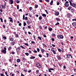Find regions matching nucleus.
Returning <instances> with one entry per match:
<instances>
[{
  "instance_id": "nucleus-1",
  "label": "nucleus",
  "mask_w": 76,
  "mask_h": 76,
  "mask_svg": "<svg viewBox=\"0 0 76 76\" xmlns=\"http://www.w3.org/2000/svg\"><path fill=\"white\" fill-rule=\"evenodd\" d=\"M69 2V3L70 4V5L71 6H72L73 7H76V4H75L74 3H72V2H73V1L72 0H68Z\"/></svg>"
},
{
  "instance_id": "nucleus-2",
  "label": "nucleus",
  "mask_w": 76,
  "mask_h": 76,
  "mask_svg": "<svg viewBox=\"0 0 76 76\" xmlns=\"http://www.w3.org/2000/svg\"><path fill=\"white\" fill-rule=\"evenodd\" d=\"M57 37L59 39H63V38L64 37L61 34H59V35H58L57 36Z\"/></svg>"
},
{
  "instance_id": "nucleus-3",
  "label": "nucleus",
  "mask_w": 76,
  "mask_h": 76,
  "mask_svg": "<svg viewBox=\"0 0 76 76\" xmlns=\"http://www.w3.org/2000/svg\"><path fill=\"white\" fill-rule=\"evenodd\" d=\"M65 3L64 4V5L66 7H68L69 6V1H66L65 2Z\"/></svg>"
},
{
  "instance_id": "nucleus-4",
  "label": "nucleus",
  "mask_w": 76,
  "mask_h": 76,
  "mask_svg": "<svg viewBox=\"0 0 76 76\" xmlns=\"http://www.w3.org/2000/svg\"><path fill=\"white\" fill-rule=\"evenodd\" d=\"M67 58H66V59H67L68 58H70V57L71 56V54H67L66 55Z\"/></svg>"
},
{
  "instance_id": "nucleus-5",
  "label": "nucleus",
  "mask_w": 76,
  "mask_h": 76,
  "mask_svg": "<svg viewBox=\"0 0 76 76\" xmlns=\"http://www.w3.org/2000/svg\"><path fill=\"white\" fill-rule=\"evenodd\" d=\"M41 51L42 53H45V50L44 49H42V48H41Z\"/></svg>"
},
{
  "instance_id": "nucleus-6",
  "label": "nucleus",
  "mask_w": 76,
  "mask_h": 76,
  "mask_svg": "<svg viewBox=\"0 0 76 76\" xmlns=\"http://www.w3.org/2000/svg\"><path fill=\"white\" fill-rule=\"evenodd\" d=\"M55 15L56 16H58L59 15V12H55Z\"/></svg>"
},
{
  "instance_id": "nucleus-7",
  "label": "nucleus",
  "mask_w": 76,
  "mask_h": 76,
  "mask_svg": "<svg viewBox=\"0 0 76 76\" xmlns=\"http://www.w3.org/2000/svg\"><path fill=\"white\" fill-rule=\"evenodd\" d=\"M37 67H38V68H41V64H39L38 65V66H37Z\"/></svg>"
},
{
  "instance_id": "nucleus-8",
  "label": "nucleus",
  "mask_w": 76,
  "mask_h": 76,
  "mask_svg": "<svg viewBox=\"0 0 76 76\" xmlns=\"http://www.w3.org/2000/svg\"><path fill=\"white\" fill-rule=\"evenodd\" d=\"M2 52L4 53V54H6V50H3L2 51Z\"/></svg>"
},
{
  "instance_id": "nucleus-9",
  "label": "nucleus",
  "mask_w": 76,
  "mask_h": 76,
  "mask_svg": "<svg viewBox=\"0 0 76 76\" xmlns=\"http://www.w3.org/2000/svg\"><path fill=\"white\" fill-rule=\"evenodd\" d=\"M27 23H28V25H29V24H30V23H31V22L29 20H28L27 21Z\"/></svg>"
},
{
  "instance_id": "nucleus-10",
  "label": "nucleus",
  "mask_w": 76,
  "mask_h": 76,
  "mask_svg": "<svg viewBox=\"0 0 76 76\" xmlns=\"http://www.w3.org/2000/svg\"><path fill=\"white\" fill-rule=\"evenodd\" d=\"M51 51H52V52H53V53H54V54H55L56 51H55V50H53L51 49Z\"/></svg>"
},
{
  "instance_id": "nucleus-11",
  "label": "nucleus",
  "mask_w": 76,
  "mask_h": 76,
  "mask_svg": "<svg viewBox=\"0 0 76 76\" xmlns=\"http://www.w3.org/2000/svg\"><path fill=\"white\" fill-rule=\"evenodd\" d=\"M71 9H72V7L71 6H69L67 8L68 10H71Z\"/></svg>"
},
{
  "instance_id": "nucleus-12",
  "label": "nucleus",
  "mask_w": 76,
  "mask_h": 76,
  "mask_svg": "<svg viewBox=\"0 0 76 76\" xmlns=\"http://www.w3.org/2000/svg\"><path fill=\"white\" fill-rule=\"evenodd\" d=\"M12 45H15V42H13L11 43Z\"/></svg>"
},
{
  "instance_id": "nucleus-13",
  "label": "nucleus",
  "mask_w": 76,
  "mask_h": 76,
  "mask_svg": "<svg viewBox=\"0 0 76 76\" xmlns=\"http://www.w3.org/2000/svg\"><path fill=\"white\" fill-rule=\"evenodd\" d=\"M10 3L11 4H13V1H12V0H10Z\"/></svg>"
},
{
  "instance_id": "nucleus-14",
  "label": "nucleus",
  "mask_w": 76,
  "mask_h": 76,
  "mask_svg": "<svg viewBox=\"0 0 76 76\" xmlns=\"http://www.w3.org/2000/svg\"><path fill=\"white\" fill-rule=\"evenodd\" d=\"M16 51L17 52H19V48H17Z\"/></svg>"
},
{
  "instance_id": "nucleus-15",
  "label": "nucleus",
  "mask_w": 76,
  "mask_h": 76,
  "mask_svg": "<svg viewBox=\"0 0 76 76\" xmlns=\"http://www.w3.org/2000/svg\"><path fill=\"white\" fill-rule=\"evenodd\" d=\"M35 58V57L31 56L30 58V59H34V58Z\"/></svg>"
},
{
  "instance_id": "nucleus-16",
  "label": "nucleus",
  "mask_w": 76,
  "mask_h": 76,
  "mask_svg": "<svg viewBox=\"0 0 76 76\" xmlns=\"http://www.w3.org/2000/svg\"><path fill=\"white\" fill-rule=\"evenodd\" d=\"M39 70L38 69H37L36 70V74H38V73H39Z\"/></svg>"
},
{
  "instance_id": "nucleus-17",
  "label": "nucleus",
  "mask_w": 76,
  "mask_h": 76,
  "mask_svg": "<svg viewBox=\"0 0 76 76\" xmlns=\"http://www.w3.org/2000/svg\"><path fill=\"white\" fill-rule=\"evenodd\" d=\"M58 59V60H61V57L60 56H58L57 57Z\"/></svg>"
},
{
  "instance_id": "nucleus-18",
  "label": "nucleus",
  "mask_w": 76,
  "mask_h": 76,
  "mask_svg": "<svg viewBox=\"0 0 76 76\" xmlns=\"http://www.w3.org/2000/svg\"><path fill=\"white\" fill-rule=\"evenodd\" d=\"M72 25L73 26H76V23H72Z\"/></svg>"
},
{
  "instance_id": "nucleus-19",
  "label": "nucleus",
  "mask_w": 76,
  "mask_h": 76,
  "mask_svg": "<svg viewBox=\"0 0 76 76\" xmlns=\"http://www.w3.org/2000/svg\"><path fill=\"white\" fill-rule=\"evenodd\" d=\"M42 16H43V17H46V15L45 14H43L42 15Z\"/></svg>"
},
{
  "instance_id": "nucleus-20",
  "label": "nucleus",
  "mask_w": 76,
  "mask_h": 76,
  "mask_svg": "<svg viewBox=\"0 0 76 76\" xmlns=\"http://www.w3.org/2000/svg\"><path fill=\"white\" fill-rule=\"evenodd\" d=\"M40 63L38 62H37L36 63V66L37 67V66H38L39 64Z\"/></svg>"
},
{
  "instance_id": "nucleus-21",
  "label": "nucleus",
  "mask_w": 76,
  "mask_h": 76,
  "mask_svg": "<svg viewBox=\"0 0 76 76\" xmlns=\"http://www.w3.org/2000/svg\"><path fill=\"white\" fill-rule=\"evenodd\" d=\"M52 37H56V34H54L53 33L52 34Z\"/></svg>"
},
{
  "instance_id": "nucleus-22",
  "label": "nucleus",
  "mask_w": 76,
  "mask_h": 76,
  "mask_svg": "<svg viewBox=\"0 0 76 76\" xmlns=\"http://www.w3.org/2000/svg\"><path fill=\"white\" fill-rule=\"evenodd\" d=\"M24 45H26V46H29V45H28V43H24Z\"/></svg>"
},
{
  "instance_id": "nucleus-23",
  "label": "nucleus",
  "mask_w": 76,
  "mask_h": 76,
  "mask_svg": "<svg viewBox=\"0 0 76 76\" xmlns=\"http://www.w3.org/2000/svg\"><path fill=\"white\" fill-rule=\"evenodd\" d=\"M58 49L59 52H61V50L60 49L58 48Z\"/></svg>"
},
{
  "instance_id": "nucleus-24",
  "label": "nucleus",
  "mask_w": 76,
  "mask_h": 76,
  "mask_svg": "<svg viewBox=\"0 0 76 76\" xmlns=\"http://www.w3.org/2000/svg\"><path fill=\"white\" fill-rule=\"evenodd\" d=\"M25 54L26 55V56H29V53H25Z\"/></svg>"
},
{
  "instance_id": "nucleus-25",
  "label": "nucleus",
  "mask_w": 76,
  "mask_h": 76,
  "mask_svg": "<svg viewBox=\"0 0 76 76\" xmlns=\"http://www.w3.org/2000/svg\"><path fill=\"white\" fill-rule=\"evenodd\" d=\"M11 49H12V47H10L8 49V50H9V51H10V50H11Z\"/></svg>"
},
{
  "instance_id": "nucleus-26",
  "label": "nucleus",
  "mask_w": 76,
  "mask_h": 76,
  "mask_svg": "<svg viewBox=\"0 0 76 76\" xmlns=\"http://www.w3.org/2000/svg\"><path fill=\"white\" fill-rule=\"evenodd\" d=\"M53 1H51V2L50 3V5H53Z\"/></svg>"
},
{
  "instance_id": "nucleus-27",
  "label": "nucleus",
  "mask_w": 76,
  "mask_h": 76,
  "mask_svg": "<svg viewBox=\"0 0 76 76\" xmlns=\"http://www.w3.org/2000/svg\"><path fill=\"white\" fill-rule=\"evenodd\" d=\"M29 10L30 11H31L32 10V7H30L29 8Z\"/></svg>"
},
{
  "instance_id": "nucleus-28",
  "label": "nucleus",
  "mask_w": 76,
  "mask_h": 76,
  "mask_svg": "<svg viewBox=\"0 0 76 76\" xmlns=\"http://www.w3.org/2000/svg\"><path fill=\"white\" fill-rule=\"evenodd\" d=\"M37 50L38 52V53H39V51H40V50L39 49V48H37Z\"/></svg>"
},
{
  "instance_id": "nucleus-29",
  "label": "nucleus",
  "mask_w": 76,
  "mask_h": 76,
  "mask_svg": "<svg viewBox=\"0 0 76 76\" xmlns=\"http://www.w3.org/2000/svg\"><path fill=\"white\" fill-rule=\"evenodd\" d=\"M46 55L47 56V57H48V56H49V54H48V53H46Z\"/></svg>"
},
{
  "instance_id": "nucleus-30",
  "label": "nucleus",
  "mask_w": 76,
  "mask_h": 76,
  "mask_svg": "<svg viewBox=\"0 0 76 76\" xmlns=\"http://www.w3.org/2000/svg\"><path fill=\"white\" fill-rule=\"evenodd\" d=\"M49 31H51L53 30V28H49Z\"/></svg>"
},
{
  "instance_id": "nucleus-31",
  "label": "nucleus",
  "mask_w": 76,
  "mask_h": 76,
  "mask_svg": "<svg viewBox=\"0 0 76 76\" xmlns=\"http://www.w3.org/2000/svg\"><path fill=\"white\" fill-rule=\"evenodd\" d=\"M14 39L13 38H11L10 39V40L11 41H13Z\"/></svg>"
},
{
  "instance_id": "nucleus-32",
  "label": "nucleus",
  "mask_w": 76,
  "mask_h": 76,
  "mask_svg": "<svg viewBox=\"0 0 76 76\" xmlns=\"http://www.w3.org/2000/svg\"><path fill=\"white\" fill-rule=\"evenodd\" d=\"M48 70H54V69L53 68L48 69Z\"/></svg>"
},
{
  "instance_id": "nucleus-33",
  "label": "nucleus",
  "mask_w": 76,
  "mask_h": 76,
  "mask_svg": "<svg viewBox=\"0 0 76 76\" xmlns=\"http://www.w3.org/2000/svg\"><path fill=\"white\" fill-rule=\"evenodd\" d=\"M38 39H40V40H41L42 39L40 37H38Z\"/></svg>"
},
{
  "instance_id": "nucleus-34",
  "label": "nucleus",
  "mask_w": 76,
  "mask_h": 76,
  "mask_svg": "<svg viewBox=\"0 0 76 76\" xmlns=\"http://www.w3.org/2000/svg\"><path fill=\"white\" fill-rule=\"evenodd\" d=\"M17 9L18 10L19 8V5H18L17 6Z\"/></svg>"
},
{
  "instance_id": "nucleus-35",
  "label": "nucleus",
  "mask_w": 76,
  "mask_h": 76,
  "mask_svg": "<svg viewBox=\"0 0 76 76\" xmlns=\"http://www.w3.org/2000/svg\"><path fill=\"white\" fill-rule=\"evenodd\" d=\"M67 18H70V14H68L67 15Z\"/></svg>"
},
{
  "instance_id": "nucleus-36",
  "label": "nucleus",
  "mask_w": 76,
  "mask_h": 76,
  "mask_svg": "<svg viewBox=\"0 0 76 76\" xmlns=\"http://www.w3.org/2000/svg\"><path fill=\"white\" fill-rule=\"evenodd\" d=\"M20 47L22 48H23V49H25V47H23V46L22 45L20 46Z\"/></svg>"
},
{
  "instance_id": "nucleus-37",
  "label": "nucleus",
  "mask_w": 76,
  "mask_h": 76,
  "mask_svg": "<svg viewBox=\"0 0 76 76\" xmlns=\"http://www.w3.org/2000/svg\"><path fill=\"white\" fill-rule=\"evenodd\" d=\"M10 22H12V23H13V20L12 19L10 20Z\"/></svg>"
},
{
  "instance_id": "nucleus-38",
  "label": "nucleus",
  "mask_w": 76,
  "mask_h": 76,
  "mask_svg": "<svg viewBox=\"0 0 76 76\" xmlns=\"http://www.w3.org/2000/svg\"><path fill=\"white\" fill-rule=\"evenodd\" d=\"M34 53H37V51L36 50H34L33 51Z\"/></svg>"
},
{
  "instance_id": "nucleus-39",
  "label": "nucleus",
  "mask_w": 76,
  "mask_h": 76,
  "mask_svg": "<svg viewBox=\"0 0 76 76\" xmlns=\"http://www.w3.org/2000/svg\"><path fill=\"white\" fill-rule=\"evenodd\" d=\"M26 23L24 22L23 23V26H26Z\"/></svg>"
},
{
  "instance_id": "nucleus-40",
  "label": "nucleus",
  "mask_w": 76,
  "mask_h": 76,
  "mask_svg": "<svg viewBox=\"0 0 76 76\" xmlns=\"http://www.w3.org/2000/svg\"><path fill=\"white\" fill-rule=\"evenodd\" d=\"M15 37H17V38H18L19 37V35H18V34H16L15 35Z\"/></svg>"
},
{
  "instance_id": "nucleus-41",
  "label": "nucleus",
  "mask_w": 76,
  "mask_h": 76,
  "mask_svg": "<svg viewBox=\"0 0 76 76\" xmlns=\"http://www.w3.org/2000/svg\"><path fill=\"white\" fill-rule=\"evenodd\" d=\"M1 22H3V18H0Z\"/></svg>"
},
{
  "instance_id": "nucleus-42",
  "label": "nucleus",
  "mask_w": 76,
  "mask_h": 76,
  "mask_svg": "<svg viewBox=\"0 0 76 76\" xmlns=\"http://www.w3.org/2000/svg\"><path fill=\"white\" fill-rule=\"evenodd\" d=\"M31 44H35V42L34 41H32L31 42Z\"/></svg>"
},
{
  "instance_id": "nucleus-43",
  "label": "nucleus",
  "mask_w": 76,
  "mask_h": 76,
  "mask_svg": "<svg viewBox=\"0 0 76 76\" xmlns=\"http://www.w3.org/2000/svg\"><path fill=\"white\" fill-rule=\"evenodd\" d=\"M17 61L18 62V63H19V59H18L17 60Z\"/></svg>"
},
{
  "instance_id": "nucleus-44",
  "label": "nucleus",
  "mask_w": 76,
  "mask_h": 76,
  "mask_svg": "<svg viewBox=\"0 0 76 76\" xmlns=\"http://www.w3.org/2000/svg\"><path fill=\"white\" fill-rule=\"evenodd\" d=\"M39 56V57H42V55L41 54H39L38 55Z\"/></svg>"
},
{
  "instance_id": "nucleus-45",
  "label": "nucleus",
  "mask_w": 76,
  "mask_h": 76,
  "mask_svg": "<svg viewBox=\"0 0 76 76\" xmlns=\"http://www.w3.org/2000/svg\"><path fill=\"white\" fill-rule=\"evenodd\" d=\"M16 2L17 3H19V1L18 0H16Z\"/></svg>"
},
{
  "instance_id": "nucleus-46",
  "label": "nucleus",
  "mask_w": 76,
  "mask_h": 76,
  "mask_svg": "<svg viewBox=\"0 0 76 76\" xmlns=\"http://www.w3.org/2000/svg\"><path fill=\"white\" fill-rule=\"evenodd\" d=\"M25 15H23V20H25Z\"/></svg>"
},
{
  "instance_id": "nucleus-47",
  "label": "nucleus",
  "mask_w": 76,
  "mask_h": 76,
  "mask_svg": "<svg viewBox=\"0 0 76 76\" xmlns=\"http://www.w3.org/2000/svg\"><path fill=\"white\" fill-rule=\"evenodd\" d=\"M0 8H1V9H3V6H2V5H1L0 6Z\"/></svg>"
},
{
  "instance_id": "nucleus-48",
  "label": "nucleus",
  "mask_w": 76,
  "mask_h": 76,
  "mask_svg": "<svg viewBox=\"0 0 76 76\" xmlns=\"http://www.w3.org/2000/svg\"><path fill=\"white\" fill-rule=\"evenodd\" d=\"M28 53H29V54H32V51H31V50H29L28 51Z\"/></svg>"
},
{
  "instance_id": "nucleus-49",
  "label": "nucleus",
  "mask_w": 76,
  "mask_h": 76,
  "mask_svg": "<svg viewBox=\"0 0 76 76\" xmlns=\"http://www.w3.org/2000/svg\"><path fill=\"white\" fill-rule=\"evenodd\" d=\"M45 11L46 12L47 14H48V11H47V10H45Z\"/></svg>"
},
{
  "instance_id": "nucleus-50",
  "label": "nucleus",
  "mask_w": 76,
  "mask_h": 76,
  "mask_svg": "<svg viewBox=\"0 0 76 76\" xmlns=\"http://www.w3.org/2000/svg\"><path fill=\"white\" fill-rule=\"evenodd\" d=\"M39 20H41V19H42V18H41V17L40 16L39 18Z\"/></svg>"
},
{
  "instance_id": "nucleus-51",
  "label": "nucleus",
  "mask_w": 76,
  "mask_h": 76,
  "mask_svg": "<svg viewBox=\"0 0 76 76\" xmlns=\"http://www.w3.org/2000/svg\"><path fill=\"white\" fill-rule=\"evenodd\" d=\"M3 38L4 39H7V38H6V37H3Z\"/></svg>"
},
{
  "instance_id": "nucleus-52",
  "label": "nucleus",
  "mask_w": 76,
  "mask_h": 76,
  "mask_svg": "<svg viewBox=\"0 0 76 76\" xmlns=\"http://www.w3.org/2000/svg\"><path fill=\"white\" fill-rule=\"evenodd\" d=\"M22 59L23 60H24V61L26 60V59L25 58H23Z\"/></svg>"
},
{
  "instance_id": "nucleus-53",
  "label": "nucleus",
  "mask_w": 76,
  "mask_h": 76,
  "mask_svg": "<svg viewBox=\"0 0 76 76\" xmlns=\"http://www.w3.org/2000/svg\"><path fill=\"white\" fill-rule=\"evenodd\" d=\"M35 7L36 8H37L38 7V5H35Z\"/></svg>"
},
{
  "instance_id": "nucleus-54",
  "label": "nucleus",
  "mask_w": 76,
  "mask_h": 76,
  "mask_svg": "<svg viewBox=\"0 0 76 76\" xmlns=\"http://www.w3.org/2000/svg\"><path fill=\"white\" fill-rule=\"evenodd\" d=\"M74 12V10H73V9H71V12H72V13H73V12Z\"/></svg>"
},
{
  "instance_id": "nucleus-55",
  "label": "nucleus",
  "mask_w": 76,
  "mask_h": 76,
  "mask_svg": "<svg viewBox=\"0 0 76 76\" xmlns=\"http://www.w3.org/2000/svg\"><path fill=\"white\" fill-rule=\"evenodd\" d=\"M56 20H57L58 21H59V20H60V19L59 18H57L56 19Z\"/></svg>"
},
{
  "instance_id": "nucleus-56",
  "label": "nucleus",
  "mask_w": 76,
  "mask_h": 76,
  "mask_svg": "<svg viewBox=\"0 0 76 76\" xmlns=\"http://www.w3.org/2000/svg\"><path fill=\"white\" fill-rule=\"evenodd\" d=\"M1 76H5L4 75L3 73L1 74Z\"/></svg>"
},
{
  "instance_id": "nucleus-57",
  "label": "nucleus",
  "mask_w": 76,
  "mask_h": 76,
  "mask_svg": "<svg viewBox=\"0 0 76 76\" xmlns=\"http://www.w3.org/2000/svg\"><path fill=\"white\" fill-rule=\"evenodd\" d=\"M59 4H60V2H58L57 3V5H59Z\"/></svg>"
},
{
  "instance_id": "nucleus-58",
  "label": "nucleus",
  "mask_w": 76,
  "mask_h": 76,
  "mask_svg": "<svg viewBox=\"0 0 76 76\" xmlns=\"http://www.w3.org/2000/svg\"><path fill=\"white\" fill-rule=\"evenodd\" d=\"M43 37H45V38H46V37H47V36L45 35V34H43Z\"/></svg>"
},
{
  "instance_id": "nucleus-59",
  "label": "nucleus",
  "mask_w": 76,
  "mask_h": 76,
  "mask_svg": "<svg viewBox=\"0 0 76 76\" xmlns=\"http://www.w3.org/2000/svg\"><path fill=\"white\" fill-rule=\"evenodd\" d=\"M2 6H3V8H6V7L4 6V5H2Z\"/></svg>"
},
{
  "instance_id": "nucleus-60",
  "label": "nucleus",
  "mask_w": 76,
  "mask_h": 76,
  "mask_svg": "<svg viewBox=\"0 0 76 76\" xmlns=\"http://www.w3.org/2000/svg\"><path fill=\"white\" fill-rule=\"evenodd\" d=\"M59 25V23H57L56 24V25Z\"/></svg>"
},
{
  "instance_id": "nucleus-61",
  "label": "nucleus",
  "mask_w": 76,
  "mask_h": 76,
  "mask_svg": "<svg viewBox=\"0 0 76 76\" xmlns=\"http://www.w3.org/2000/svg\"><path fill=\"white\" fill-rule=\"evenodd\" d=\"M25 20H28V18L27 17H26L25 18Z\"/></svg>"
},
{
  "instance_id": "nucleus-62",
  "label": "nucleus",
  "mask_w": 76,
  "mask_h": 76,
  "mask_svg": "<svg viewBox=\"0 0 76 76\" xmlns=\"http://www.w3.org/2000/svg\"><path fill=\"white\" fill-rule=\"evenodd\" d=\"M42 45L44 46V47H45V45L44 43H42Z\"/></svg>"
},
{
  "instance_id": "nucleus-63",
  "label": "nucleus",
  "mask_w": 76,
  "mask_h": 76,
  "mask_svg": "<svg viewBox=\"0 0 76 76\" xmlns=\"http://www.w3.org/2000/svg\"><path fill=\"white\" fill-rule=\"evenodd\" d=\"M52 41H54V38L52 39Z\"/></svg>"
},
{
  "instance_id": "nucleus-64",
  "label": "nucleus",
  "mask_w": 76,
  "mask_h": 76,
  "mask_svg": "<svg viewBox=\"0 0 76 76\" xmlns=\"http://www.w3.org/2000/svg\"><path fill=\"white\" fill-rule=\"evenodd\" d=\"M21 76H25V75H24L23 74H22V73H21Z\"/></svg>"
}]
</instances>
